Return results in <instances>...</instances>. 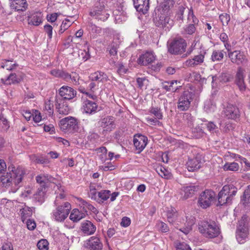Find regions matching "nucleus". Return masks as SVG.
Here are the masks:
<instances>
[{
	"instance_id": "1",
	"label": "nucleus",
	"mask_w": 250,
	"mask_h": 250,
	"mask_svg": "<svg viewBox=\"0 0 250 250\" xmlns=\"http://www.w3.org/2000/svg\"><path fill=\"white\" fill-rule=\"evenodd\" d=\"M8 172L5 175H2L0 180L2 185L5 188L11 187L15 192L20 187L26 171L24 168L21 167H15L13 165L8 167Z\"/></svg>"
},
{
	"instance_id": "2",
	"label": "nucleus",
	"mask_w": 250,
	"mask_h": 250,
	"mask_svg": "<svg viewBox=\"0 0 250 250\" xmlns=\"http://www.w3.org/2000/svg\"><path fill=\"white\" fill-rule=\"evenodd\" d=\"M199 231L205 237L213 238L218 236L220 233V229L215 221L211 220H203L198 223Z\"/></svg>"
},
{
	"instance_id": "3",
	"label": "nucleus",
	"mask_w": 250,
	"mask_h": 250,
	"mask_svg": "<svg viewBox=\"0 0 250 250\" xmlns=\"http://www.w3.org/2000/svg\"><path fill=\"white\" fill-rule=\"evenodd\" d=\"M237 192V188L233 185H225L218 195V205L223 206L231 203Z\"/></svg>"
},
{
	"instance_id": "4",
	"label": "nucleus",
	"mask_w": 250,
	"mask_h": 250,
	"mask_svg": "<svg viewBox=\"0 0 250 250\" xmlns=\"http://www.w3.org/2000/svg\"><path fill=\"white\" fill-rule=\"evenodd\" d=\"M249 234V219L248 217L244 215L239 221L238 226L236 232V238L240 244L244 243Z\"/></svg>"
},
{
	"instance_id": "5",
	"label": "nucleus",
	"mask_w": 250,
	"mask_h": 250,
	"mask_svg": "<svg viewBox=\"0 0 250 250\" xmlns=\"http://www.w3.org/2000/svg\"><path fill=\"white\" fill-rule=\"evenodd\" d=\"M187 43L185 40L182 37H176L169 42L168 51L172 54L179 55L185 52Z\"/></svg>"
},
{
	"instance_id": "6",
	"label": "nucleus",
	"mask_w": 250,
	"mask_h": 250,
	"mask_svg": "<svg viewBox=\"0 0 250 250\" xmlns=\"http://www.w3.org/2000/svg\"><path fill=\"white\" fill-rule=\"evenodd\" d=\"M71 206L68 202H65L58 206L52 212V217L58 222L63 221L68 216Z\"/></svg>"
},
{
	"instance_id": "7",
	"label": "nucleus",
	"mask_w": 250,
	"mask_h": 250,
	"mask_svg": "<svg viewBox=\"0 0 250 250\" xmlns=\"http://www.w3.org/2000/svg\"><path fill=\"white\" fill-rule=\"evenodd\" d=\"M59 125L63 131L76 132L78 129L77 120L75 118L71 116L62 119L60 121Z\"/></svg>"
},
{
	"instance_id": "8",
	"label": "nucleus",
	"mask_w": 250,
	"mask_h": 250,
	"mask_svg": "<svg viewBox=\"0 0 250 250\" xmlns=\"http://www.w3.org/2000/svg\"><path fill=\"white\" fill-rule=\"evenodd\" d=\"M215 194L211 190L207 189L202 192L199 197L198 203L203 208H207L211 205L215 198Z\"/></svg>"
},
{
	"instance_id": "9",
	"label": "nucleus",
	"mask_w": 250,
	"mask_h": 250,
	"mask_svg": "<svg viewBox=\"0 0 250 250\" xmlns=\"http://www.w3.org/2000/svg\"><path fill=\"white\" fill-rule=\"evenodd\" d=\"M193 93L188 91L183 92L179 98L178 108L181 111L187 110L192 101Z\"/></svg>"
},
{
	"instance_id": "10",
	"label": "nucleus",
	"mask_w": 250,
	"mask_h": 250,
	"mask_svg": "<svg viewBox=\"0 0 250 250\" xmlns=\"http://www.w3.org/2000/svg\"><path fill=\"white\" fill-rule=\"evenodd\" d=\"M23 79V74L21 72L11 73L8 76L1 78L0 83L7 85H15L20 83Z\"/></svg>"
},
{
	"instance_id": "11",
	"label": "nucleus",
	"mask_w": 250,
	"mask_h": 250,
	"mask_svg": "<svg viewBox=\"0 0 250 250\" xmlns=\"http://www.w3.org/2000/svg\"><path fill=\"white\" fill-rule=\"evenodd\" d=\"M90 15L93 18L103 21H106L109 16L104 5H96L90 12Z\"/></svg>"
},
{
	"instance_id": "12",
	"label": "nucleus",
	"mask_w": 250,
	"mask_h": 250,
	"mask_svg": "<svg viewBox=\"0 0 250 250\" xmlns=\"http://www.w3.org/2000/svg\"><path fill=\"white\" fill-rule=\"evenodd\" d=\"M84 247L89 250H102L103 244L99 237L92 236L85 241Z\"/></svg>"
},
{
	"instance_id": "13",
	"label": "nucleus",
	"mask_w": 250,
	"mask_h": 250,
	"mask_svg": "<svg viewBox=\"0 0 250 250\" xmlns=\"http://www.w3.org/2000/svg\"><path fill=\"white\" fill-rule=\"evenodd\" d=\"M228 57L232 63L237 65H241L247 61L244 52L240 50L229 52Z\"/></svg>"
},
{
	"instance_id": "14",
	"label": "nucleus",
	"mask_w": 250,
	"mask_h": 250,
	"mask_svg": "<svg viewBox=\"0 0 250 250\" xmlns=\"http://www.w3.org/2000/svg\"><path fill=\"white\" fill-rule=\"evenodd\" d=\"M223 112L225 116L228 119H235L239 117L240 111L237 106L227 104L224 107Z\"/></svg>"
},
{
	"instance_id": "15",
	"label": "nucleus",
	"mask_w": 250,
	"mask_h": 250,
	"mask_svg": "<svg viewBox=\"0 0 250 250\" xmlns=\"http://www.w3.org/2000/svg\"><path fill=\"white\" fill-rule=\"evenodd\" d=\"M55 106L57 111L62 115H67L69 113L70 108L67 103L62 98L56 97Z\"/></svg>"
},
{
	"instance_id": "16",
	"label": "nucleus",
	"mask_w": 250,
	"mask_h": 250,
	"mask_svg": "<svg viewBox=\"0 0 250 250\" xmlns=\"http://www.w3.org/2000/svg\"><path fill=\"white\" fill-rule=\"evenodd\" d=\"M123 39L119 34H116L114 36L113 41L107 47L110 55L114 56L117 55L118 48L123 41Z\"/></svg>"
},
{
	"instance_id": "17",
	"label": "nucleus",
	"mask_w": 250,
	"mask_h": 250,
	"mask_svg": "<svg viewBox=\"0 0 250 250\" xmlns=\"http://www.w3.org/2000/svg\"><path fill=\"white\" fill-rule=\"evenodd\" d=\"M186 222L183 227L178 225L179 230L184 233L185 234H188L192 229V226L195 223V218L191 215L186 216Z\"/></svg>"
},
{
	"instance_id": "18",
	"label": "nucleus",
	"mask_w": 250,
	"mask_h": 250,
	"mask_svg": "<svg viewBox=\"0 0 250 250\" xmlns=\"http://www.w3.org/2000/svg\"><path fill=\"white\" fill-rule=\"evenodd\" d=\"M202 163V156L198 154L193 158L188 159L187 163V168L189 171H194L201 167Z\"/></svg>"
},
{
	"instance_id": "19",
	"label": "nucleus",
	"mask_w": 250,
	"mask_h": 250,
	"mask_svg": "<svg viewBox=\"0 0 250 250\" xmlns=\"http://www.w3.org/2000/svg\"><path fill=\"white\" fill-rule=\"evenodd\" d=\"M76 91L68 86H62L59 90L60 98L64 100L72 99L76 96Z\"/></svg>"
},
{
	"instance_id": "20",
	"label": "nucleus",
	"mask_w": 250,
	"mask_h": 250,
	"mask_svg": "<svg viewBox=\"0 0 250 250\" xmlns=\"http://www.w3.org/2000/svg\"><path fill=\"white\" fill-rule=\"evenodd\" d=\"M133 143L136 149L140 153L145 148L147 143V138L142 135H136L134 136Z\"/></svg>"
},
{
	"instance_id": "21",
	"label": "nucleus",
	"mask_w": 250,
	"mask_h": 250,
	"mask_svg": "<svg viewBox=\"0 0 250 250\" xmlns=\"http://www.w3.org/2000/svg\"><path fill=\"white\" fill-rule=\"evenodd\" d=\"M235 83L241 92L245 91L246 86L244 82V70L241 67H239L237 71Z\"/></svg>"
},
{
	"instance_id": "22",
	"label": "nucleus",
	"mask_w": 250,
	"mask_h": 250,
	"mask_svg": "<svg viewBox=\"0 0 250 250\" xmlns=\"http://www.w3.org/2000/svg\"><path fill=\"white\" fill-rule=\"evenodd\" d=\"M101 126L104 132H110L115 128V120L112 116L104 118L101 120Z\"/></svg>"
},
{
	"instance_id": "23",
	"label": "nucleus",
	"mask_w": 250,
	"mask_h": 250,
	"mask_svg": "<svg viewBox=\"0 0 250 250\" xmlns=\"http://www.w3.org/2000/svg\"><path fill=\"white\" fill-rule=\"evenodd\" d=\"M9 1L11 8L18 12L25 11L28 6L26 0H9Z\"/></svg>"
},
{
	"instance_id": "24",
	"label": "nucleus",
	"mask_w": 250,
	"mask_h": 250,
	"mask_svg": "<svg viewBox=\"0 0 250 250\" xmlns=\"http://www.w3.org/2000/svg\"><path fill=\"white\" fill-rule=\"evenodd\" d=\"M134 7L136 10L146 14L149 8V0H133Z\"/></svg>"
},
{
	"instance_id": "25",
	"label": "nucleus",
	"mask_w": 250,
	"mask_h": 250,
	"mask_svg": "<svg viewBox=\"0 0 250 250\" xmlns=\"http://www.w3.org/2000/svg\"><path fill=\"white\" fill-rule=\"evenodd\" d=\"M155 56L152 52H146L141 55L138 59V63L142 65H147L154 62Z\"/></svg>"
},
{
	"instance_id": "26",
	"label": "nucleus",
	"mask_w": 250,
	"mask_h": 250,
	"mask_svg": "<svg viewBox=\"0 0 250 250\" xmlns=\"http://www.w3.org/2000/svg\"><path fill=\"white\" fill-rule=\"evenodd\" d=\"M198 188V187L195 186H189L184 187L181 189L180 192L181 199L183 200H186L188 198L191 197L197 191Z\"/></svg>"
},
{
	"instance_id": "27",
	"label": "nucleus",
	"mask_w": 250,
	"mask_h": 250,
	"mask_svg": "<svg viewBox=\"0 0 250 250\" xmlns=\"http://www.w3.org/2000/svg\"><path fill=\"white\" fill-rule=\"evenodd\" d=\"M28 24L33 26H39L42 21V13H34L27 17Z\"/></svg>"
},
{
	"instance_id": "28",
	"label": "nucleus",
	"mask_w": 250,
	"mask_h": 250,
	"mask_svg": "<svg viewBox=\"0 0 250 250\" xmlns=\"http://www.w3.org/2000/svg\"><path fill=\"white\" fill-rule=\"evenodd\" d=\"M178 213L176 209L174 208H171L167 211V218L168 222L171 224L177 229H178V222L177 221Z\"/></svg>"
},
{
	"instance_id": "29",
	"label": "nucleus",
	"mask_w": 250,
	"mask_h": 250,
	"mask_svg": "<svg viewBox=\"0 0 250 250\" xmlns=\"http://www.w3.org/2000/svg\"><path fill=\"white\" fill-rule=\"evenodd\" d=\"M204 60V56L202 54H199L195 56L192 59L187 60L185 62V65L188 67H195L198 65L201 64Z\"/></svg>"
},
{
	"instance_id": "30",
	"label": "nucleus",
	"mask_w": 250,
	"mask_h": 250,
	"mask_svg": "<svg viewBox=\"0 0 250 250\" xmlns=\"http://www.w3.org/2000/svg\"><path fill=\"white\" fill-rule=\"evenodd\" d=\"M96 227L90 221H85L81 224V230L86 235H91L96 231Z\"/></svg>"
},
{
	"instance_id": "31",
	"label": "nucleus",
	"mask_w": 250,
	"mask_h": 250,
	"mask_svg": "<svg viewBox=\"0 0 250 250\" xmlns=\"http://www.w3.org/2000/svg\"><path fill=\"white\" fill-rule=\"evenodd\" d=\"M78 203L81 208H83V212L85 214L87 212V210L88 209L92 211L94 213H97L98 211L97 209L92 205L90 204L89 203L87 202L86 201L84 200L82 198H77Z\"/></svg>"
},
{
	"instance_id": "32",
	"label": "nucleus",
	"mask_w": 250,
	"mask_h": 250,
	"mask_svg": "<svg viewBox=\"0 0 250 250\" xmlns=\"http://www.w3.org/2000/svg\"><path fill=\"white\" fill-rule=\"evenodd\" d=\"M90 79L92 81H95L99 83H104L108 80V77L105 73L102 71H97L90 75Z\"/></svg>"
},
{
	"instance_id": "33",
	"label": "nucleus",
	"mask_w": 250,
	"mask_h": 250,
	"mask_svg": "<svg viewBox=\"0 0 250 250\" xmlns=\"http://www.w3.org/2000/svg\"><path fill=\"white\" fill-rule=\"evenodd\" d=\"M97 106L96 103L94 102L86 100L83 102V107L85 113L92 114L96 112Z\"/></svg>"
},
{
	"instance_id": "34",
	"label": "nucleus",
	"mask_w": 250,
	"mask_h": 250,
	"mask_svg": "<svg viewBox=\"0 0 250 250\" xmlns=\"http://www.w3.org/2000/svg\"><path fill=\"white\" fill-rule=\"evenodd\" d=\"M156 24L157 26L168 29L172 26V21L167 16H161Z\"/></svg>"
},
{
	"instance_id": "35",
	"label": "nucleus",
	"mask_w": 250,
	"mask_h": 250,
	"mask_svg": "<svg viewBox=\"0 0 250 250\" xmlns=\"http://www.w3.org/2000/svg\"><path fill=\"white\" fill-rule=\"evenodd\" d=\"M85 214L84 212H81L78 209L75 208L70 213L69 218L74 222H77L84 218Z\"/></svg>"
},
{
	"instance_id": "36",
	"label": "nucleus",
	"mask_w": 250,
	"mask_h": 250,
	"mask_svg": "<svg viewBox=\"0 0 250 250\" xmlns=\"http://www.w3.org/2000/svg\"><path fill=\"white\" fill-rule=\"evenodd\" d=\"M110 196V191L109 190H102L98 192L96 195V199L95 201L99 203H103L104 201L107 200Z\"/></svg>"
},
{
	"instance_id": "37",
	"label": "nucleus",
	"mask_w": 250,
	"mask_h": 250,
	"mask_svg": "<svg viewBox=\"0 0 250 250\" xmlns=\"http://www.w3.org/2000/svg\"><path fill=\"white\" fill-rule=\"evenodd\" d=\"M19 213L21 216L22 221L24 222L26 219L32 215V210L29 207L24 206V207L20 209Z\"/></svg>"
},
{
	"instance_id": "38",
	"label": "nucleus",
	"mask_w": 250,
	"mask_h": 250,
	"mask_svg": "<svg viewBox=\"0 0 250 250\" xmlns=\"http://www.w3.org/2000/svg\"><path fill=\"white\" fill-rule=\"evenodd\" d=\"M241 202L245 207L250 206V185L247 186L244 190Z\"/></svg>"
},
{
	"instance_id": "39",
	"label": "nucleus",
	"mask_w": 250,
	"mask_h": 250,
	"mask_svg": "<svg viewBox=\"0 0 250 250\" xmlns=\"http://www.w3.org/2000/svg\"><path fill=\"white\" fill-rule=\"evenodd\" d=\"M13 61L9 60H4L1 62V67L6 69L12 71L15 69L18 66L16 63H12Z\"/></svg>"
},
{
	"instance_id": "40",
	"label": "nucleus",
	"mask_w": 250,
	"mask_h": 250,
	"mask_svg": "<svg viewBox=\"0 0 250 250\" xmlns=\"http://www.w3.org/2000/svg\"><path fill=\"white\" fill-rule=\"evenodd\" d=\"M156 171L158 174L165 179H170L171 177V173L164 167L160 166L156 168Z\"/></svg>"
},
{
	"instance_id": "41",
	"label": "nucleus",
	"mask_w": 250,
	"mask_h": 250,
	"mask_svg": "<svg viewBox=\"0 0 250 250\" xmlns=\"http://www.w3.org/2000/svg\"><path fill=\"white\" fill-rule=\"evenodd\" d=\"M195 31L196 27L194 24H189L183 28L181 33L184 36L191 35L195 33Z\"/></svg>"
},
{
	"instance_id": "42",
	"label": "nucleus",
	"mask_w": 250,
	"mask_h": 250,
	"mask_svg": "<svg viewBox=\"0 0 250 250\" xmlns=\"http://www.w3.org/2000/svg\"><path fill=\"white\" fill-rule=\"evenodd\" d=\"M36 181L39 183L42 188H45V186L47 183L49 181V176L48 175H39L36 178Z\"/></svg>"
},
{
	"instance_id": "43",
	"label": "nucleus",
	"mask_w": 250,
	"mask_h": 250,
	"mask_svg": "<svg viewBox=\"0 0 250 250\" xmlns=\"http://www.w3.org/2000/svg\"><path fill=\"white\" fill-rule=\"evenodd\" d=\"M223 50H214L211 55V60L212 61H221L224 56Z\"/></svg>"
},
{
	"instance_id": "44",
	"label": "nucleus",
	"mask_w": 250,
	"mask_h": 250,
	"mask_svg": "<svg viewBox=\"0 0 250 250\" xmlns=\"http://www.w3.org/2000/svg\"><path fill=\"white\" fill-rule=\"evenodd\" d=\"M45 195V189L43 188L41 189L39 188L37 192L35 194V198L38 202L42 203L44 200Z\"/></svg>"
},
{
	"instance_id": "45",
	"label": "nucleus",
	"mask_w": 250,
	"mask_h": 250,
	"mask_svg": "<svg viewBox=\"0 0 250 250\" xmlns=\"http://www.w3.org/2000/svg\"><path fill=\"white\" fill-rule=\"evenodd\" d=\"M239 168V166L238 163H228L224 166V169L225 170H230L236 171H237Z\"/></svg>"
},
{
	"instance_id": "46",
	"label": "nucleus",
	"mask_w": 250,
	"mask_h": 250,
	"mask_svg": "<svg viewBox=\"0 0 250 250\" xmlns=\"http://www.w3.org/2000/svg\"><path fill=\"white\" fill-rule=\"evenodd\" d=\"M205 125L208 130L211 133H217L219 132L218 127L212 122H208Z\"/></svg>"
},
{
	"instance_id": "47",
	"label": "nucleus",
	"mask_w": 250,
	"mask_h": 250,
	"mask_svg": "<svg viewBox=\"0 0 250 250\" xmlns=\"http://www.w3.org/2000/svg\"><path fill=\"white\" fill-rule=\"evenodd\" d=\"M204 109L208 113L214 112L216 109V105L211 101H207L204 106Z\"/></svg>"
},
{
	"instance_id": "48",
	"label": "nucleus",
	"mask_w": 250,
	"mask_h": 250,
	"mask_svg": "<svg viewBox=\"0 0 250 250\" xmlns=\"http://www.w3.org/2000/svg\"><path fill=\"white\" fill-rule=\"evenodd\" d=\"M150 112L151 114L154 115L156 119L161 120L163 118V114L161 111V109L158 107H152L150 109Z\"/></svg>"
},
{
	"instance_id": "49",
	"label": "nucleus",
	"mask_w": 250,
	"mask_h": 250,
	"mask_svg": "<svg viewBox=\"0 0 250 250\" xmlns=\"http://www.w3.org/2000/svg\"><path fill=\"white\" fill-rule=\"evenodd\" d=\"M72 22L68 20L65 19L63 21L60 26V29L59 30V34L63 33L71 25Z\"/></svg>"
},
{
	"instance_id": "50",
	"label": "nucleus",
	"mask_w": 250,
	"mask_h": 250,
	"mask_svg": "<svg viewBox=\"0 0 250 250\" xmlns=\"http://www.w3.org/2000/svg\"><path fill=\"white\" fill-rule=\"evenodd\" d=\"M158 229L162 232H167L169 229L167 225L164 222L158 221L156 224Z\"/></svg>"
},
{
	"instance_id": "51",
	"label": "nucleus",
	"mask_w": 250,
	"mask_h": 250,
	"mask_svg": "<svg viewBox=\"0 0 250 250\" xmlns=\"http://www.w3.org/2000/svg\"><path fill=\"white\" fill-rule=\"evenodd\" d=\"M174 3L173 0H165L162 3V7L165 11L169 10L173 6Z\"/></svg>"
},
{
	"instance_id": "52",
	"label": "nucleus",
	"mask_w": 250,
	"mask_h": 250,
	"mask_svg": "<svg viewBox=\"0 0 250 250\" xmlns=\"http://www.w3.org/2000/svg\"><path fill=\"white\" fill-rule=\"evenodd\" d=\"M0 127L3 131H6L9 127V125L6 119L0 115Z\"/></svg>"
},
{
	"instance_id": "53",
	"label": "nucleus",
	"mask_w": 250,
	"mask_h": 250,
	"mask_svg": "<svg viewBox=\"0 0 250 250\" xmlns=\"http://www.w3.org/2000/svg\"><path fill=\"white\" fill-rule=\"evenodd\" d=\"M37 247L40 250H48V241L45 239H42L37 243Z\"/></svg>"
},
{
	"instance_id": "54",
	"label": "nucleus",
	"mask_w": 250,
	"mask_h": 250,
	"mask_svg": "<svg viewBox=\"0 0 250 250\" xmlns=\"http://www.w3.org/2000/svg\"><path fill=\"white\" fill-rule=\"evenodd\" d=\"M219 19L223 25H227L229 21L230 18L229 15L223 13L219 16Z\"/></svg>"
},
{
	"instance_id": "55",
	"label": "nucleus",
	"mask_w": 250,
	"mask_h": 250,
	"mask_svg": "<svg viewBox=\"0 0 250 250\" xmlns=\"http://www.w3.org/2000/svg\"><path fill=\"white\" fill-rule=\"evenodd\" d=\"M188 20L191 21V22L193 23L192 24H194V25L198 24L199 22L198 19L195 16L193 10L191 9L189 10Z\"/></svg>"
},
{
	"instance_id": "56",
	"label": "nucleus",
	"mask_w": 250,
	"mask_h": 250,
	"mask_svg": "<svg viewBox=\"0 0 250 250\" xmlns=\"http://www.w3.org/2000/svg\"><path fill=\"white\" fill-rule=\"evenodd\" d=\"M44 109L47 111L49 115H52L53 113V105L50 101L45 102L44 104Z\"/></svg>"
},
{
	"instance_id": "57",
	"label": "nucleus",
	"mask_w": 250,
	"mask_h": 250,
	"mask_svg": "<svg viewBox=\"0 0 250 250\" xmlns=\"http://www.w3.org/2000/svg\"><path fill=\"white\" fill-rule=\"evenodd\" d=\"M183 120L188 126H191L193 122V117L189 113H185L183 115Z\"/></svg>"
},
{
	"instance_id": "58",
	"label": "nucleus",
	"mask_w": 250,
	"mask_h": 250,
	"mask_svg": "<svg viewBox=\"0 0 250 250\" xmlns=\"http://www.w3.org/2000/svg\"><path fill=\"white\" fill-rule=\"evenodd\" d=\"M137 83L138 85V87L142 89L145 86L147 85L148 80L145 77L138 78L137 79Z\"/></svg>"
},
{
	"instance_id": "59",
	"label": "nucleus",
	"mask_w": 250,
	"mask_h": 250,
	"mask_svg": "<svg viewBox=\"0 0 250 250\" xmlns=\"http://www.w3.org/2000/svg\"><path fill=\"white\" fill-rule=\"evenodd\" d=\"M98 192L96 191L95 186L94 185H90L89 187V196L91 199L95 200L96 199V195Z\"/></svg>"
},
{
	"instance_id": "60",
	"label": "nucleus",
	"mask_w": 250,
	"mask_h": 250,
	"mask_svg": "<svg viewBox=\"0 0 250 250\" xmlns=\"http://www.w3.org/2000/svg\"><path fill=\"white\" fill-rule=\"evenodd\" d=\"M116 67L118 68L117 72L120 75L124 74L127 71L126 68L125 67V66L121 62H118L117 63Z\"/></svg>"
},
{
	"instance_id": "61",
	"label": "nucleus",
	"mask_w": 250,
	"mask_h": 250,
	"mask_svg": "<svg viewBox=\"0 0 250 250\" xmlns=\"http://www.w3.org/2000/svg\"><path fill=\"white\" fill-rule=\"evenodd\" d=\"M79 75L75 72H72V74H71V79L70 81L69 82L73 83L75 85H78L79 84Z\"/></svg>"
},
{
	"instance_id": "62",
	"label": "nucleus",
	"mask_w": 250,
	"mask_h": 250,
	"mask_svg": "<svg viewBox=\"0 0 250 250\" xmlns=\"http://www.w3.org/2000/svg\"><path fill=\"white\" fill-rule=\"evenodd\" d=\"M44 30L49 38L51 39L52 37V26L49 24H46L44 26Z\"/></svg>"
},
{
	"instance_id": "63",
	"label": "nucleus",
	"mask_w": 250,
	"mask_h": 250,
	"mask_svg": "<svg viewBox=\"0 0 250 250\" xmlns=\"http://www.w3.org/2000/svg\"><path fill=\"white\" fill-rule=\"evenodd\" d=\"M177 250H191L190 248L185 242L179 243L176 246Z\"/></svg>"
},
{
	"instance_id": "64",
	"label": "nucleus",
	"mask_w": 250,
	"mask_h": 250,
	"mask_svg": "<svg viewBox=\"0 0 250 250\" xmlns=\"http://www.w3.org/2000/svg\"><path fill=\"white\" fill-rule=\"evenodd\" d=\"M99 83L95 81H92L89 84L88 88L92 92L99 89Z\"/></svg>"
}]
</instances>
